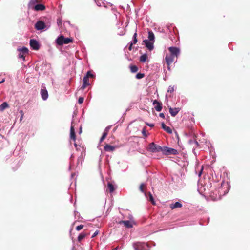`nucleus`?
Listing matches in <instances>:
<instances>
[{
    "label": "nucleus",
    "instance_id": "25",
    "mask_svg": "<svg viewBox=\"0 0 250 250\" xmlns=\"http://www.w3.org/2000/svg\"><path fill=\"white\" fill-rule=\"evenodd\" d=\"M41 0H30L29 3V6L30 7L33 6L36 3L40 2Z\"/></svg>",
    "mask_w": 250,
    "mask_h": 250
},
{
    "label": "nucleus",
    "instance_id": "41",
    "mask_svg": "<svg viewBox=\"0 0 250 250\" xmlns=\"http://www.w3.org/2000/svg\"><path fill=\"white\" fill-rule=\"evenodd\" d=\"M146 125L150 127H153L154 126V125L153 124H148L147 123Z\"/></svg>",
    "mask_w": 250,
    "mask_h": 250
},
{
    "label": "nucleus",
    "instance_id": "11",
    "mask_svg": "<svg viewBox=\"0 0 250 250\" xmlns=\"http://www.w3.org/2000/svg\"><path fill=\"white\" fill-rule=\"evenodd\" d=\"M169 112L171 115L173 117H175L180 111L179 108H172L171 107H168Z\"/></svg>",
    "mask_w": 250,
    "mask_h": 250
},
{
    "label": "nucleus",
    "instance_id": "3",
    "mask_svg": "<svg viewBox=\"0 0 250 250\" xmlns=\"http://www.w3.org/2000/svg\"><path fill=\"white\" fill-rule=\"evenodd\" d=\"M94 76L92 74L90 71H88L86 73V75L83 77V84L81 87V89L83 90L85 88V87L88 85H89V77H93Z\"/></svg>",
    "mask_w": 250,
    "mask_h": 250
},
{
    "label": "nucleus",
    "instance_id": "29",
    "mask_svg": "<svg viewBox=\"0 0 250 250\" xmlns=\"http://www.w3.org/2000/svg\"><path fill=\"white\" fill-rule=\"evenodd\" d=\"M107 135V132L104 131L103 133L102 136L100 138V142H102V141H103L105 139V138L106 137Z\"/></svg>",
    "mask_w": 250,
    "mask_h": 250
},
{
    "label": "nucleus",
    "instance_id": "36",
    "mask_svg": "<svg viewBox=\"0 0 250 250\" xmlns=\"http://www.w3.org/2000/svg\"><path fill=\"white\" fill-rule=\"evenodd\" d=\"M20 113L21 114V117L20 118V121H21L23 119V117L24 113H23V112L22 110H21L20 111Z\"/></svg>",
    "mask_w": 250,
    "mask_h": 250
},
{
    "label": "nucleus",
    "instance_id": "17",
    "mask_svg": "<svg viewBox=\"0 0 250 250\" xmlns=\"http://www.w3.org/2000/svg\"><path fill=\"white\" fill-rule=\"evenodd\" d=\"M41 94L43 100H45L47 99L48 94L46 90L42 89L41 91Z\"/></svg>",
    "mask_w": 250,
    "mask_h": 250
},
{
    "label": "nucleus",
    "instance_id": "14",
    "mask_svg": "<svg viewBox=\"0 0 250 250\" xmlns=\"http://www.w3.org/2000/svg\"><path fill=\"white\" fill-rule=\"evenodd\" d=\"M70 138L72 139L74 141H75L76 139V136L75 132V129L72 124L71 125L70 128Z\"/></svg>",
    "mask_w": 250,
    "mask_h": 250
},
{
    "label": "nucleus",
    "instance_id": "23",
    "mask_svg": "<svg viewBox=\"0 0 250 250\" xmlns=\"http://www.w3.org/2000/svg\"><path fill=\"white\" fill-rule=\"evenodd\" d=\"M130 71L132 73H135L138 71V68L137 66L134 65H130L129 66Z\"/></svg>",
    "mask_w": 250,
    "mask_h": 250
},
{
    "label": "nucleus",
    "instance_id": "5",
    "mask_svg": "<svg viewBox=\"0 0 250 250\" xmlns=\"http://www.w3.org/2000/svg\"><path fill=\"white\" fill-rule=\"evenodd\" d=\"M175 57L172 55L167 54L165 57V61L167 66V68L170 70V65L173 63Z\"/></svg>",
    "mask_w": 250,
    "mask_h": 250
},
{
    "label": "nucleus",
    "instance_id": "27",
    "mask_svg": "<svg viewBox=\"0 0 250 250\" xmlns=\"http://www.w3.org/2000/svg\"><path fill=\"white\" fill-rule=\"evenodd\" d=\"M148 195H149V201H151V203L153 205H155V203L154 199L152 196V194L150 192H149Z\"/></svg>",
    "mask_w": 250,
    "mask_h": 250
},
{
    "label": "nucleus",
    "instance_id": "31",
    "mask_svg": "<svg viewBox=\"0 0 250 250\" xmlns=\"http://www.w3.org/2000/svg\"><path fill=\"white\" fill-rule=\"evenodd\" d=\"M146 186L144 184L142 183L140 185V187H139V189L142 192H144V188H146Z\"/></svg>",
    "mask_w": 250,
    "mask_h": 250
},
{
    "label": "nucleus",
    "instance_id": "28",
    "mask_svg": "<svg viewBox=\"0 0 250 250\" xmlns=\"http://www.w3.org/2000/svg\"><path fill=\"white\" fill-rule=\"evenodd\" d=\"M19 50L20 51V52L24 54H27L28 52V49L26 47H23L21 49H19Z\"/></svg>",
    "mask_w": 250,
    "mask_h": 250
},
{
    "label": "nucleus",
    "instance_id": "13",
    "mask_svg": "<svg viewBox=\"0 0 250 250\" xmlns=\"http://www.w3.org/2000/svg\"><path fill=\"white\" fill-rule=\"evenodd\" d=\"M120 224H124L125 226L127 228H131L132 227L133 225L131 221L129 220L127 221H121L119 223Z\"/></svg>",
    "mask_w": 250,
    "mask_h": 250
},
{
    "label": "nucleus",
    "instance_id": "10",
    "mask_svg": "<svg viewBox=\"0 0 250 250\" xmlns=\"http://www.w3.org/2000/svg\"><path fill=\"white\" fill-rule=\"evenodd\" d=\"M153 105L156 104L155 106V109L157 111H160L162 109V104L160 102H158L157 100H155L153 103Z\"/></svg>",
    "mask_w": 250,
    "mask_h": 250
},
{
    "label": "nucleus",
    "instance_id": "37",
    "mask_svg": "<svg viewBox=\"0 0 250 250\" xmlns=\"http://www.w3.org/2000/svg\"><path fill=\"white\" fill-rule=\"evenodd\" d=\"M99 233V231L98 230H96L94 233V234L92 235V238H94V237H95L97 235H98V234Z\"/></svg>",
    "mask_w": 250,
    "mask_h": 250
},
{
    "label": "nucleus",
    "instance_id": "39",
    "mask_svg": "<svg viewBox=\"0 0 250 250\" xmlns=\"http://www.w3.org/2000/svg\"><path fill=\"white\" fill-rule=\"evenodd\" d=\"M143 134L144 135V136H146V130L145 128H144L142 131Z\"/></svg>",
    "mask_w": 250,
    "mask_h": 250
},
{
    "label": "nucleus",
    "instance_id": "35",
    "mask_svg": "<svg viewBox=\"0 0 250 250\" xmlns=\"http://www.w3.org/2000/svg\"><path fill=\"white\" fill-rule=\"evenodd\" d=\"M84 98L83 97H80L78 99V103L79 104H82L83 102Z\"/></svg>",
    "mask_w": 250,
    "mask_h": 250
},
{
    "label": "nucleus",
    "instance_id": "6",
    "mask_svg": "<svg viewBox=\"0 0 250 250\" xmlns=\"http://www.w3.org/2000/svg\"><path fill=\"white\" fill-rule=\"evenodd\" d=\"M168 50L170 52L169 55H172L175 57H177L180 52V50L175 47H170L168 48Z\"/></svg>",
    "mask_w": 250,
    "mask_h": 250
},
{
    "label": "nucleus",
    "instance_id": "7",
    "mask_svg": "<svg viewBox=\"0 0 250 250\" xmlns=\"http://www.w3.org/2000/svg\"><path fill=\"white\" fill-rule=\"evenodd\" d=\"M30 45L31 47L36 50H38L40 48V45L38 41L34 39H31L30 41Z\"/></svg>",
    "mask_w": 250,
    "mask_h": 250
},
{
    "label": "nucleus",
    "instance_id": "45",
    "mask_svg": "<svg viewBox=\"0 0 250 250\" xmlns=\"http://www.w3.org/2000/svg\"><path fill=\"white\" fill-rule=\"evenodd\" d=\"M74 145H75L76 147L77 146V145L76 144V143H74Z\"/></svg>",
    "mask_w": 250,
    "mask_h": 250
},
{
    "label": "nucleus",
    "instance_id": "34",
    "mask_svg": "<svg viewBox=\"0 0 250 250\" xmlns=\"http://www.w3.org/2000/svg\"><path fill=\"white\" fill-rule=\"evenodd\" d=\"M25 54L21 53V52H20L19 54V58H22L23 60H25Z\"/></svg>",
    "mask_w": 250,
    "mask_h": 250
},
{
    "label": "nucleus",
    "instance_id": "24",
    "mask_svg": "<svg viewBox=\"0 0 250 250\" xmlns=\"http://www.w3.org/2000/svg\"><path fill=\"white\" fill-rule=\"evenodd\" d=\"M107 188L110 193L113 192L114 191V187L112 184L108 183L107 185Z\"/></svg>",
    "mask_w": 250,
    "mask_h": 250
},
{
    "label": "nucleus",
    "instance_id": "20",
    "mask_svg": "<svg viewBox=\"0 0 250 250\" xmlns=\"http://www.w3.org/2000/svg\"><path fill=\"white\" fill-rule=\"evenodd\" d=\"M148 34V38L149 40L148 41L154 42L155 36H154V34L153 33V32L152 31H149Z\"/></svg>",
    "mask_w": 250,
    "mask_h": 250
},
{
    "label": "nucleus",
    "instance_id": "40",
    "mask_svg": "<svg viewBox=\"0 0 250 250\" xmlns=\"http://www.w3.org/2000/svg\"><path fill=\"white\" fill-rule=\"evenodd\" d=\"M132 45H133V43H131L129 45V46L128 47V49L131 51L132 50Z\"/></svg>",
    "mask_w": 250,
    "mask_h": 250
},
{
    "label": "nucleus",
    "instance_id": "2",
    "mask_svg": "<svg viewBox=\"0 0 250 250\" xmlns=\"http://www.w3.org/2000/svg\"><path fill=\"white\" fill-rule=\"evenodd\" d=\"M148 150L152 153L159 152L160 151L162 152L163 147L154 143H151L148 146Z\"/></svg>",
    "mask_w": 250,
    "mask_h": 250
},
{
    "label": "nucleus",
    "instance_id": "18",
    "mask_svg": "<svg viewBox=\"0 0 250 250\" xmlns=\"http://www.w3.org/2000/svg\"><path fill=\"white\" fill-rule=\"evenodd\" d=\"M161 125L162 128L164 129L167 133L169 134L172 133V131L171 129L169 127L166 126L165 123H162Z\"/></svg>",
    "mask_w": 250,
    "mask_h": 250
},
{
    "label": "nucleus",
    "instance_id": "26",
    "mask_svg": "<svg viewBox=\"0 0 250 250\" xmlns=\"http://www.w3.org/2000/svg\"><path fill=\"white\" fill-rule=\"evenodd\" d=\"M147 59V55L146 54H143L140 58V61L141 62H145Z\"/></svg>",
    "mask_w": 250,
    "mask_h": 250
},
{
    "label": "nucleus",
    "instance_id": "4",
    "mask_svg": "<svg viewBox=\"0 0 250 250\" xmlns=\"http://www.w3.org/2000/svg\"><path fill=\"white\" fill-rule=\"evenodd\" d=\"M162 153L165 155H169L171 154L177 155L178 154V152L176 149L174 148L164 146L163 147Z\"/></svg>",
    "mask_w": 250,
    "mask_h": 250
},
{
    "label": "nucleus",
    "instance_id": "9",
    "mask_svg": "<svg viewBox=\"0 0 250 250\" xmlns=\"http://www.w3.org/2000/svg\"><path fill=\"white\" fill-rule=\"evenodd\" d=\"M143 42L145 43L146 46L149 49L150 51H151L154 48V42L152 41H148V40H144Z\"/></svg>",
    "mask_w": 250,
    "mask_h": 250
},
{
    "label": "nucleus",
    "instance_id": "15",
    "mask_svg": "<svg viewBox=\"0 0 250 250\" xmlns=\"http://www.w3.org/2000/svg\"><path fill=\"white\" fill-rule=\"evenodd\" d=\"M36 11H42L45 9V7L44 5L42 4H37L33 7Z\"/></svg>",
    "mask_w": 250,
    "mask_h": 250
},
{
    "label": "nucleus",
    "instance_id": "21",
    "mask_svg": "<svg viewBox=\"0 0 250 250\" xmlns=\"http://www.w3.org/2000/svg\"><path fill=\"white\" fill-rule=\"evenodd\" d=\"M89 234L85 232H82L78 236V240L79 242H81L83 238H84Z\"/></svg>",
    "mask_w": 250,
    "mask_h": 250
},
{
    "label": "nucleus",
    "instance_id": "22",
    "mask_svg": "<svg viewBox=\"0 0 250 250\" xmlns=\"http://www.w3.org/2000/svg\"><path fill=\"white\" fill-rule=\"evenodd\" d=\"M189 143L193 146V148L197 147L199 145L198 142L196 140H190Z\"/></svg>",
    "mask_w": 250,
    "mask_h": 250
},
{
    "label": "nucleus",
    "instance_id": "33",
    "mask_svg": "<svg viewBox=\"0 0 250 250\" xmlns=\"http://www.w3.org/2000/svg\"><path fill=\"white\" fill-rule=\"evenodd\" d=\"M83 228V225H80L79 226H78L76 228V229L77 230V231H80Z\"/></svg>",
    "mask_w": 250,
    "mask_h": 250
},
{
    "label": "nucleus",
    "instance_id": "19",
    "mask_svg": "<svg viewBox=\"0 0 250 250\" xmlns=\"http://www.w3.org/2000/svg\"><path fill=\"white\" fill-rule=\"evenodd\" d=\"M8 107H9L8 104H7V102H4L0 105V111L2 112L6 108H7Z\"/></svg>",
    "mask_w": 250,
    "mask_h": 250
},
{
    "label": "nucleus",
    "instance_id": "43",
    "mask_svg": "<svg viewBox=\"0 0 250 250\" xmlns=\"http://www.w3.org/2000/svg\"><path fill=\"white\" fill-rule=\"evenodd\" d=\"M4 81H5V80H4V79H3L2 81H0V83H2L4 82Z\"/></svg>",
    "mask_w": 250,
    "mask_h": 250
},
{
    "label": "nucleus",
    "instance_id": "12",
    "mask_svg": "<svg viewBox=\"0 0 250 250\" xmlns=\"http://www.w3.org/2000/svg\"><path fill=\"white\" fill-rule=\"evenodd\" d=\"M116 146H112L110 145L106 144L104 146V150L107 152H113L115 150Z\"/></svg>",
    "mask_w": 250,
    "mask_h": 250
},
{
    "label": "nucleus",
    "instance_id": "1",
    "mask_svg": "<svg viewBox=\"0 0 250 250\" xmlns=\"http://www.w3.org/2000/svg\"><path fill=\"white\" fill-rule=\"evenodd\" d=\"M56 42L59 45H62L64 44H68L73 42L72 38H65L63 35H60L56 39Z\"/></svg>",
    "mask_w": 250,
    "mask_h": 250
},
{
    "label": "nucleus",
    "instance_id": "16",
    "mask_svg": "<svg viewBox=\"0 0 250 250\" xmlns=\"http://www.w3.org/2000/svg\"><path fill=\"white\" fill-rule=\"evenodd\" d=\"M182 205L179 202H176L174 204H171L170 205V208L171 209H174L176 208H181Z\"/></svg>",
    "mask_w": 250,
    "mask_h": 250
},
{
    "label": "nucleus",
    "instance_id": "42",
    "mask_svg": "<svg viewBox=\"0 0 250 250\" xmlns=\"http://www.w3.org/2000/svg\"><path fill=\"white\" fill-rule=\"evenodd\" d=\"M203 169V168L202 167V169H201V171L200 172V173H199V176H200L201 175V174H202V172Z\"/></svg>",
    "mask_w": 250,
    "mask_h": 250
},
{
    "label": "nucleus",
    "instance_id": "32",
    "mask_svg": "<svg viewBox=\"0 0 250 250\" xmlns=\"http://www.w3.org/2000/svg\"><path fill=\"white\" fill-rule=\"evenodd\" d=\"M137 34L136 32H135L133 37V42H132L133 44H136L137 42Z\"/></svg>",
    "mask_w": 250,
    "mask_h": 250
},
{
    "label": "nucleus",
    "instance_id": "44",
    "mask_svg": "<svg viewBox=\"0 0 250 250\" xmlns=\"http://www.w3.org/2000/svg\"><path fill=\"white\" fill-rule=\"evenodd\" d=\"M72 250H76V249L75 248V247H73L72 248Z\"/></svg>",
    "mask_w": 250,
    "mask_h": 250
},
{
    "label": "nucleus",
    "instance_id": "38",
    "mask_svg": "<svg viewBox=\"0 0 250 250\" xmlns=\"http://www.w3.org/2000/svg\"><path fill=\"white\" fill-rule=\"evenodd\" d=\"M159 116L163 119H165V115L163 113H160Z\"/></svg>",
    "mask_w": 250,
    "mask_h": 250
},
{
    "label": "nucleus",
    "instance_id": "8",
    "mask_svg": "<svg viewBox=\"0 0 250 250\" xmlns=\"http://www.w3.org/2000/svg\"><path fill=\"white\" fill-rule=\"evenodd\" d=\"M35 27L37 30H41L44 29L46 27V25L43 21H39L35 24Z\"/></svg>",
    "mask_w": 250,
    "mask_h": 250
},
{
    "label": "nucleus",
    "instance_id": "30",
    "mask_svg": "<svg viewBox=\"0 0 250 250\" xmlns=\"http://www.w3.org/2000/svg\"><path fill=\"white\" fill-rule=\"evenodd\" d=\"M144 76H145L144 74H143V73H138V74H136V78L137 79H140L143 78Z\"/></svg>",
    "mask_w": 250,
    "mask_h": 250
}]
</instances>
